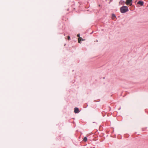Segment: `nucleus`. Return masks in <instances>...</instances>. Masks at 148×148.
Returning <instances> with one entry per match:
<instances>
[{
    "instance_id": "1a4fd4ad",
    "label": "nucleus",
    "mask_w": 148,
    "mask_h": 148,
    "mask_svg": "<svg viewBox=\"0 0 148 148\" xmlns=\"http://www.w3.org/2000/svg\"><path fill=\"white\" fill-rule=\"evenodd\" d=\"M67 38H68V40H70V36H67Z\"/></svg>"
},
{
    "instance_id": "423d86ee",
    "label": "nucleus",
    "mask_w": 148,
    "mask_h": 148,
    "mask_svg": "<svg viewBox=\"0 0 148 148\" xmlns=\"http://www.w3.org/2000/svg\"><path fill=\"white\" fill-rule=\"evenodd\" d=\"M112 18L113 19H114L116 18V16L114 14H112Z\"/></svg>"
},
{
    "instance_id": "20e7f679",
    "label": "nucleus",
    "mask_w": 148,
    "mask_h": 148,
    "mask_svg": "<svg viewBox=\"0 0 148 148\" xmlns=\"http://www.w3.org/2000/svg\"><path fill=\"white\" fill-rule=\"evenodd\" d=\"M85 40L84 39H82V38L81 37H79L78 38V42L79 43H81V42L82 40V41H84V40Z\"/></svg>"
},
{
    "instance_id": "f03ea898",
    "label": "nucleus",
    "mask_w": 148,
    "mask_h": 148,
    "mask_svg": "<svg viewBox=\"0 0 148 148\" xmlns=\"http://www.w3.org/2000/svg\"><path fill=\"white\" fill-rule=\"evenodd\" d=\"M132 0H126V1L125 2V3L126 5L131 6L132 5Z\"/></svg>"
},
{
    "instance_id": "0eeeda50",
    "label": "nucleus",
    "mask_w": 148,
    "mask_h": 148,
    "mask_svg": "<svg viewBox=\"0 0 148 148\" xmlns=\"http://www.w3.org/2000/svg\"><path fill=\"white\" fill-rule=\"evenodd\" d=\"M87 140V138L86 137H84L83 138V140L84 142H86Z\"/></svg>"
},
{
    "instance_id": "39448f33",
    "label": "nucleus",
    "mask_w": 148,
    "mask_h": 148,
    "mask_svg": "<svg viewBox=\"0 0 148 148\" xmlns=\"http://www.w3.org/2000/svg\"><path fill=\"white\" fill-rule=\"evenodd\" d=\"M144 2L143 1H139L138 2V4H140L142 6Z\"/></svg>"
},
{
    "instance_id": "9d476101",
    "label": "nucleus",
    "mask_w": 148,
    "mask_h": 148,
    "mask_svg": "<svg viewBox=\"0 0 148 148\" xmlns=\"http://www.w3.org/2000/svg\"><path fill=\"white\" fill-rule=\"evenodd\" d=\"M77 36L79 37H79V36H80V35H79V34H78L77 35Z\"/></svg>"
},
{
    "instance_id": "f257e3e1",
    "label": "nucleus",
    "mask_w": 148,
    "mask_h": 148,
    "mask_svg": "<svg viewBox=\"0 0 148 148\" xmlns=\"http://www.w3.org/2000/svg\"><path fill=\"white\" fill-rule=\"evenodd\" d=\"M120 11L122 13H125L128 11V9L127 6H123L121 8Z\"/></svg>"
},
{
    "instance_id": "7ed1b4c3",
    "label": "nucleus",
    "mask_w": 148,
    "mask_h": 148,
    "mask_svg": "<svg viewBox=\"0 0 148 148\" xmlns=\"http://www.w3.org/2000/svg\"><path fill=\"white\" fill-rule=\"evenodd\" d=\"M74 112L75 113H78L79 112V110L78 108H74Z\"/></svg>"
},
{
    "instance_id": "6e6552de",
    "label": "nucleus",
    "mask_w": 148,
    "mask_h": 148,
    "mask_svg": "<svg viewBox=\"0 0 148 148\" xmlns=\"http://www.w3.org/2000/svg\"><path fill=\"white\" fill-rule=\"evenodd\" d=\"M124 3V1H121L119 2V4H122L123 3Z\"/></svg>"
}]
</instances>
